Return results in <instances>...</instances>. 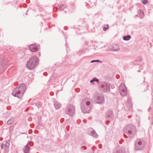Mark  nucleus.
Wrapping results in <instances>:
<instances>
[{"label": "nucleus", "instance_id": "obj_25", "mask_svg": "<svg viewBox=\"0 0 153 153\" xmlns=\"http://www.w3.org/2000/svg\"><path fill=\"white\" fill-rule=\"evenodd\" d=\"M142 2L144 4H146L148 2L147 0H142Z\"/></svg>", "mask_w": 153, "mask_h": 153}, {"label": "nucleus", "instance_id": "obj_21", "mask_svg": "<svg viewBox=\"0 0 153 153\" xmlns=\"http://www.w3.org/2000/svg\"><path fill=\"white\" fill-rule=\"evenodd\" d=\"M95 81H97L98 82H99V79L96 78H94L92 79L91 80L90 82L92 83Z\"/></svg>", "mask_w": 153, "mask_h": 153}, {"label": "nucleus", "instance_id": "obj_31", "mask_svg": "<svg viewBox=\"0 0 153 153\" xmlns=\"http://www.w3.org/2000/svg\"><path fill=\"white\" fill-rule=\"evenodd\" d=\"M65 13H66V11H65Z\"/></svg>", "mask_w": 153, "mask_h": 153}, {"label": "nucleus", "instance_id": "obj_16", "mask_svg": "<svg viewBox=\"0 0 153 153\" xmlns=\"http://www.w3.org/2000/svg\"><path fill=\"white\" fill-rule=\"evenodd\" d=\"M61 106V104L58 102H56L54 103V106L56 109H59Z\"/></svg>", "mask_w": 153, "mask_h": 153}, {"label": "nucleus", "instance_id": "obj_14", "mask_svg": "<svg viewBox=\"0 0 153 153\" xmlns=\"http://www.w3.org/2000/svg\"><path fill=\"white\" fill-rule=\"evenodd\" d=\"M113 116L112 111L111 110H109L107 112L106 115H105V117L106 118H111Z\"/></svg>", "mask_w": 153, "mask_h": 153}, {"label": "nucleus", "instance_id": "obj_27", "mask_svg": "<svg viewBox=\"0 0 153 153\" xmlns=\"http://www.w3.org/2000/svg\"><path fill=\"white\" fill-rule=\"evenodd\" d=\"M142 60V58L141 57H139L138 58L137 61L139 62H140Z\"/></svg>", "mask_w": 153, "mask_h": 153}, {"label": "nucleus", "instance_id": "obj_9", "mask_svg": "<svg viewBox=\"0 0 153 153\" xmlns=\"http://www.w3.org/2000/svg\"><path fill=\"white\" fill-rule=\"evenodd\" d=\"M110 84L109 83L104 82L101 85V87L105 92H108L110 90Z\"/></svg>", "mask_w": 153, "mask_h": 153}, {"label": "nucleus", "instance_id": "obj_20", "mask_svg": "<svg viewBox=\"0 0 153 153\" xmlns=\"http://www.w3.org/2000/svg\"><path fill=\"white\" fill-rule=\"evenodd\" d=\"M14 122V119H11L9 120L7 122V124L8 125H11Z\"/></svg>", "mask_w": 153, "mask_h": 153}, {"label": "nucleus", "instance_id": "obj_11", "mask_svg": "<svg viewBox=\"0 0 153 153\" xmlns=\"http://www.w3.org/2000/svg\"><path fill=\"white\" fill-rule=\"evenodd\" d=\"M29 49L30 51L32 52H35L37 51L38 48L37 46L35 44H32L30 45Z\"/></svg>", "mask_w": 153, "mask_h": 153}, {"label": "nucleus", "instance_id": "obj_3", "mask_svg": "<svg viewBox=\"0 0 153 153\" xmlns=\"http://www.w3.org/2000/svg\"><path fill=\"white\" fill-rule=\"evenodd\" d=\"M38 63V59L37 56H34L31 57L27 61L26 66L30 70L34 69Z\"/></svg>", "mask_w": 153, "mask_h": 153}, {"label": "nucleus", "instance_id": "obj_8", "mask_svg": "<svg viewBox=\"0 0 153 153\" xmlns=\"http://www.w3.org/2000/svg\"><path fill=\"white\" fill-rule=\"evenodd\" d=\"M120 95L123 97L125 96L127 94V88L125 84L122 83L119 87Z\"/></svg>", "mask_w": 153, "mask_h": 153}, {"label": "nucleus", "instance_id": "obj_10", "mask_svg": "<svg viewBox=\"0 0 153 153\" xmlns=\"http://www.w3.org/2000/svg\"><path fill=\"white\" fill-rule=\"evenodd\" d=\"M88 134L95 138L97 137L98 136L95 131L92 128L88 129Z\"/></svg>", "mask_w": 153, "mask_h": 153}, {"label": "nucleus", "instance_id": "obj_26", "mask_svg": "<svg viewBox=\"0 0 153 153\" xmlns=\"http://www.w3.org/2000/svg\"><path fill=\"white\" fill-rule=\"evenodd\" d=\"M5 146L4 145V144H2L1 145V149H3L4 147V146Z\"/></svg>", "mask_w": 153, "mask_h": 153}, {"label": "nucleus", "instance_id": "obj_15", "mask_svg": "<svg viewBox=\"0 0 153 153\" xmlns=\"http://www.w3.org/2000/svg\"><path fill=\"white\" fill-rule=\"evenodd\" d=\"M119 46L117 45H115L112 46L111 50L113 51H119Z\"/></svg>", "mask_w": 153, "mask_h": 153}, {"label": "nucleus", "instance_id": "obj_18", "mask_svg": "<svg viewBox=\"0 0 153 153\" xmlns=\"http://www.w3.org/2000/svg\"><path fill=\"white\" fill-rule=\"evenodd\" d=\"M10 145V142L9 140H8L7 141L5 145H4L5 146V150L6 149H7L9 148Z\"/></svg>", "mask_w": 153, "mask_h": 153}, {"label": "nucleus", "instance_id": "obj_5", "mask_svg": "<svg viewBox=\"0 0 153 153\" xmlns=\"http://www.w3.org/2000/svg\"><path fill=\"white\" fill-rule=\"evenodd\" d=\"M75 107L73 105L69 104L68 105L65 110V113L70 116H73L75 113Z\"/></svg>", "mask_w": 153, "mask_h": 153}, {"label": "nucleus", "instance_id": "obj_29", "mask_svg": "<svg viewBox=\"0 0 153 153\" xmlns=\"http://www.w3.org/2000/svg\"><path fill=\"white\" fill-rule=\"evenodd\" d=\"M38 103H39V105L40 107H41V104H40V102H39V103H38L37 104H38Z\"/></svg>", "mask_w": 153, "mask_h": 153}, {"label": "nucleus", "instance_id": "obj_7", "mask_svg": "<svg viewBox=\"0 0 153 153\" xmlns=\"http://www.w3.org/2000/svg\"><path fill=\"white\" fill-rule=\"evenodd\" d=\"M144 142L143 140L137 139L135 143V149L137 150H142L144 149V146L143 142Z\"/></svg>", "mask_w": 153, "mask_h": 153}, {"label": "nucleus", "instance_id": "obj_6", "mask_svg": "<svg viewBox=\"0 0 153 153\" xmlns=\"http://www.w3.org/2000/svg\"><path fill=\"white\" fill-rule=\"evenodd\" d=\"M94 99L98 104L103 103L105 102V98L103 95L102 94H98L97 93L94 94Z\"/></svg>", "mask_w": 153, "mask_h": 153}, {"label": "nucleus", "instance_id": "obj_17", "mask_svg": "<svg viewBox=\"0 0 153 153\" xmlns=\"http://www.w3.org/2000/svg\"><path fill=\"white\" fill-rule=\"evenodd\" d=\"M138 13L139 15V16L140 18H142L144 17V13L143 11L141 10H140L138 12Z\"/></svg>", "mask_w": 153, "mask_h": 153}, {"label": "nucleus", "instance_id": "obj_2", "mask_svg": "<svg viewBox=\"0 0 153 153\" xmlns=\"http://www.w3.org/2000/svg\"><path fill=\"white\" fill-rule=\"evenodd\" d=\"M123 131L125 133L128 135L130 138L134 137L136 133L135 127L132 125L126 126L124 128Z\"/></svg>", "mask_w": 153, "mask_h": 153}, {"label": "nucleus", "instance_id": "obj_4", "mask_svg": "<svg viewBox=\"0 0 153 153\" xmlns=\"http://www.w3.org/2000/svg\"><path fill=\"white\" fill-rule=\"evenodd\" d=\"M86 99H83L81 102V108L82 112L84 113H89L91 111V108L89 106L90 102L86 101Z\"/></svg>", "mask_w": 153, "mask_h": 153}, {"label": "nucleus", "instance_id": "obj_12", "mask_svg": "<svg viewBox=\"0 0 153 153\" xmlns=\"http://www.w3.org/2000/svg\"><path fill=\"white\" fill-rule=\"evenodd\" d=\"M5 64L4 63V57L2 55H0V71L1 68H3Z\"/></svg>", "mask_w": 153, "mask_h": 153}, {"label": "nucleus", "instance_id": "obj_23", "mask_svg": "<svg viewBox=\"0 0 153 153\" xmlns=\"http://www.w3.org/2000/svg\"><path fill=\"white\" fill-rule=\"evenodd\" d=\"M108 25H105L103 27V30L105 31H106L108 29Z\"/></svg>", "mask_w": 153, "mask_h": 153}, {"label": "nucleus", "instance_id": "obj_13", "mask_svg": "<svg viewBox=\"0 0 153 153\" xmlns=\"http://www.w3.org/2000/svg\"><path fill=\"white\" fill-rule=\"evenodd\" d=\"M30 148L29 146L27 143L23 148V150L24 153H29Z\"/></svg>", "mask_w": 153, "mask_h": 153}, {"label": "nucleus", "instance_id": "obj_30", "mask_svg": "<svg viewBox=\"0 0 153 153\" xmlns=\"http://www.w3.org/2000/svg\"><path fill=\"white\" fill-rule=\"evenodd\" d=\"M113 86L114 87V86L112 85L111 86V88H112L113 87Z\"/></svg>", "mask_w": 153, "mask_h": 153}, {"label": "nucleus", "instance_id": "obj_22", "mask_svg": "<svg viewBox=\"0 0 153 153\" xmlns=\"http://www.w3.org/2000/svg\"><path fill=\"white\" fill-rule=\"evenodd\" d=\"M59 7L61 10H64V8L65 7V6L63 4H60L59 5Z\"/></svg>", "mask_w": 153, "mask_h": 153}, {"label": "nucleus", "instance_id": "obj_1", "mask_svg": "<svg viewBox=\"0 0 153 153\" xmlns=\"http://www.w3.org/2000/svg\"><path fill=\"white\" fill-rule=\"evenodd\" d=\"M26 85L24 83L20 84L12 92V94L14 97L22 98L26 89Z\"/></svg>", "mask_w": 153, "mask_h": 153}, {"label": "nucleus", "instance_id": "obj_19", "mask_svg": "<svg viewBox=\"0 0 153 153\" xmlns=\"http://www.w3.org/2000/svg\"><path fill=\"white\" fill-rule=\"evenodd\" d=\"M131 36L130 35H128L124 36L123 37V39L125 41H128L131 38Z\"/></svg>", "mask_w": 153, "mask_h": 153}, {"label": "nucleus", "instance_id": "obj_24", "mask_svg": "<svg viewBox=\"0 0 153 153\" xmlns=\"http://www.w3.org/2000/svg\"><path fill=\"white\" fill-rule=\"evenodd\" d=\"M102 62L100 60H99V59H97V60H93L91 61V62L93 63V62Z\"/></svg>", "mask_w": 153, "mask_h": 153}, {"label": "nucleus", "instance_id": "obj_28", "mask_svg": "<svg viewBox=\"0 0 153 153\" xmlns=\"http://www.w3.org/2000/svg\"><path fill=\"white\" fill-rule=\"evenodd\" d=\"M124 137H125V138H126L127 137V136L125 134H124Z\"/></svg>", "mask_w": 153, "mask_h": 153}]
</instances>
